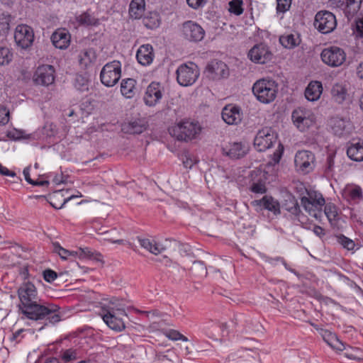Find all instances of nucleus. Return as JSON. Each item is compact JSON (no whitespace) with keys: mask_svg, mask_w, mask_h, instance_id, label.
<instances>
[{"mask_svg":"<svg viewBox=\"0 0 363 363\" xmlns=\"http://www.w3.org/2000/svg\"><path fill=\"white\" fill-rule=\"evenodd\" d=\"M52 252L57 253L62 259L66 260L69 256H74L77 253L62 247L58 242H52Z\"/></svg>","mask_w":363,"mask_h":363,"instance_id":"nucleus-41","label":"nucleus"},{"mask_svg":"<svg viewBox=\"0 0 363 363\" xmlns=\"http://www.w3.org/2000/svg\"><path fill=\"white\" fill-rule=\"evenodd\" d=\"M222 118L228 125H237L242 121V113L239 106L228 104L222 110Z\"/></svg>","mask_w":363,"mask_h":363,"instance_id":"nucleus-20","label":"nucleus"},{"mask_svg":"<svg viewBox=\"0 0 363 363\" xmlns=\"http://www.w3.org/2000/svg\"><path fill=\"white\" fill-rule=\"evenodd\" d=\"M121 77V64L118 60L106 63L100 72L101 83L108 87L113 86Z\"/></svg>","mask_w":363,"mask_h":363,"instance_id":"nucleus-7","label":"nucleus"},{"mask_svg":"<svg viewBox=\"0 0 363 363\" xmlns=\"http://www.w3.org/2000/svg\"><path fill=\"white\" fill-rule=\"evenodd\" d=\"M186 1L190 7L196 9L203 6L207 2V0H186Z\"/></svg>","mask_w":363,"mask_h":363,"instance_id":"nucleus-55","label":"nucleus"},{"mask_svg":"<svg viewBox=\"0 0 363 363\" xmlns=\"http://www.w3.org/2000/svg\"><path fill=\"white\" fill-rule=\"evenodd\" d=\"M338 240L344 248L348 250H354L355 244L352 240L345 237V235H340L338 238Z\"/></svg>","mask_w":363,"mask_h":363,"instance_id":"nucleus-48","label":"nucleus"},{"mask_svg":"<svg viewBox=\"0 0 363 363\" xmlns=\"http://www.w3.org/2000/svg\"><path fill=\"white\" fill-rule=\"evenodd\" d=\"M55 69L52 65L39 66L34 74V82L37 84L49 86L55 81Z\"/></svg>","mask_w":363,"mask_h":363,"instance_id":"nucleus-19","label":"nucleus"},{"mask_svg":"<svg viewBox=\"0 0 363 363\" xmlns=\"http://www.w3.org/2000/svg\"><path fill=\"white\" fill-rule=\"evenodd\" d=\"M350 159L356 162L363 161V143H352L347 150Z\"/></svg>","mask_w":363,"mask_h":363,"instance_id":"nucleus-32","label":"nucleus"},{"mask_svg":"<svg viewBox=\"0 0 363 363\" xmlns=\"http://www.w3.org/2000/svg\"><path fill=\"white\" fill-rule=\"evenodd\" d=\"M250 60L257 64H265L272 57V53L264 43L254 45L248 52Z\"/></svg>","mask_w":363,"mask_h":363,"instance_id":"nucleus-16","label":"nucleus"},{"mask_svg":"<svg viewBox=\"0 0 363 363\" xmlns=\"http://www.w3.org/2000/svg\"><path fill=\"white\" fill-rule=\"evenodd\" d=\"M323 91L321 82L313 81L309 83L305 90V96L307 100L314 101L318 100Z\"/></svg>","mask_w":363,"mask_h":363,"instance_id":"nucleus-28","label":"nucleus"},{"mask_svg":"<svg viewBox=\"0 0 363 363\" xmlns=\"http://www.w3.org/2000/svg\"><path fill=\"white\" fill-rule=\"evenodd\" d=\"M0 174L2 175H4V176L11 177H14L16 176V174L14 172L9 170L6 167L3 166L1 163H0Z\"/></svg>","mask_w":363,"mask_h":363,"instance_id":"nucleus-58","label":"nucleus"},{"mask_svg":"<svg viewBox=\"0 0 363 363\" xmlns=\"http://www.w3.org/2000/svg\"><path fill=\"white\" fill-rule=\"evenodd\" d=\"M162 93L161 85L158 82H152L147 87L144 101L146 105L153 106L162 99Z\"/></svg>","mask_w":363,"mask_h":363,"instance_id":"nucleus-21","label":"nucleus"},{"mask_svg":"<svg viewBox=\"0 0 363 363\" xmlns=\"http://www.w3.org/2000/svg\"><path fill=\"white\" fill-rule=\"evenodd\" d=\"M182 34L190 42H200L205 36V30L197 23L187 21L182 24Z\"/></svg>","mask_w":363,"mask_h":363,"instance_id":"nucleus-15","label":"nucleus"},{"mask_svg":"<svg viewBox=\"0 0 363 363\" xmlns=\"http://www.w3.org/2000/svg\"><path fill=\"white\" fill-rule=\"evenodd\" d=\"M16 45L22 49H27L33 45L34 32L30 26L25 24L18 25L14 32Z\"/></svg>","mask_w":363,"mask_h":363,"instance_id":"nucleus-14","label":"nucleus"},{"mask_svg":"<svg viewBox=\"0 0 363 363\" xmlns=\"http://www.w3.org/2000/svg\"><path fill=\"white\" fill-rule=\"evenodd\" d=\"M252 92L259 101L266 104H269L277 97L278 84L272 79H260L254 83Z\"/></svg>","mask_w":363,"mask_h":363,"instance_id":"nucleus-2","label":"nucleus"},{"mask_svg":"<svg viewBox=\"0 0 363 363\" xmlns=\"http://www.w3.org/2000/svg\"><path fill=\"white\" fill-rule=\"evenodd\" d=\"M75 20L79 26H96L99 23V20L91 16L88 11L77 15Z\"/></svg>","mask_w":363,"mask_h":363,"instance_id":"nucleus-34","label":"nucleus"},{"mask_svg":"<svg viewBox=\"0 0 363 363\" xmlns=\"http://www.w3.org/2000/svg\"><path fill=\"white\" fill-rule=\"evenodd\" d=\"M343 196L347 200L353 202H357L362 199L363 197L362 189L358 186L346 188L344 191Z\"/></svg>","mask_w":363,"mask_h":363,"instance_id":"nucleus-35","label":"nucleus"},{"mask_svg":"<svg viewBox=\"0 0 363 363\" xmlns=\"http://www.w3.org/2000/svg\"><path fill=\"white\" fill-rule=\"evenodd\" d=\"M277 11L284 13L289 9L291 4V0H277Z\"/></svg>","mask_w":363,"mask_h":363,"instance_id":"nucleus-52","label":"nucleus"},{"mask_svg":"<svg viewBox=\"0 0 363 363\" xmlns=\"http://www.w3.org/2000/svg\"><path fill=\"white\" fill-rule=\"evenodd\" d=\"M315 162V154L310 150H298L294 157L296 170L302 174H307L313 171Z\"/></svg>","mask_w":363,"mask_h":363,"instance_id":"nucleus-8","label":"nucleus"},{"mask_svg":"<svg viewBox=\"0 0 363 363\" xmlns=\"http://www.w3.org/2000/svg\"><path fill=\"white\" fill-rule=\"evenodd\" d=\"M96 55L94 50H84L79 55V62L81 66L87 67L96 60Z\"/></svg>","mask_w":363,"mask_h":363,"instance_id":"nucleus-39","label":"nucleus"},{"mask_svg":"<svg viewBox=\"0 0 363 363\" xmlns=\"http://www.w3.org/2000/svg\"><path fill=\"white\" fill-rule=\"evenodd\" d=\"M356 30L359 36H363V17L357 21Z\"/></svg>","mask_w":363,"mask_h":363,"instance_id":"nucleus-59","label":"nucleus"},{"mask_svg":"<svg viewBox=\"0 0 363 363\" xmlns=\"http://www.w3.org/2000/svg\"><path fill=\"white\" fill-rule=\"evenodd\" d=\"M43 177H45V178L48 179V178H52V182L56 184V185H59L60 184H62L65 182V177H64V175L61 172L60 174H55V173H52V172H50L47 174H44Z\"/></svg>","mask_w":363,"mask_h":363,"instance_id":"nucleus-49","label":"nucleus"},{"mask_svg":"<svg viewBox=\"0 0 363 363\" xmlns=\"http://www.w3.org/2000/svg\"><path fill=\"white\" fill-rule=\"evenodd\" d=\"M176 74L178 83L181 86H188L195 83L200 72L198 67L194 63L190 62L179 66Z\"/></svg>","mask_w":363,"mask_h":363,"instance_id":"nucleus-10","label":"nucleus"},{"mask_svg":"<svg viewBox=\"0 0 363 363\" xmlns=\"http://www.w3.org/2000/svg\"><path fill=\"white\" fill-rule=\"evenodd\" d=\"M324 213L330 222L335 220L337 217V212L335 205L328 203L324 206Z\"/></svg>","mask_w":363,"mask_h":363,"instance_id":"nucleus-47","label":"nucleus"},{"mask_svg":"<svg viewBox=\"0 0 363 363\" xmlns=\"http://www.w3.org/2000/svg\"><path fill=\"white\" fill-rule=\"evenodd\" d=\"M356 72L357 77L363 80V60L357 65Z\"/></svg>","mask_w":363,"mask_h":363,"instance_id":"nucleus-63","label":"nucleus"},{"mask_svg":"<svg viewBox=\"0 0 363 363\" xmlns=\"http://www.w3.org/2000/svg\"><path fill=\"white\" fill-rule=\"evenodd\" d=\"M136 81L132 78H127L122 80L121 84V91L123 96L127 99L134 96L136 91Z\"/></svg>","mask_w":363,"mask_h":363,"instance_id":"nucleus-31","label":"nucleus"},{"mask_svg":"<svg viewBox=\"0 0 363 363\" xmlns=\"http://www.w3.org/2000/svg\"><path fill=\"white\" fill-rule=\"evenodd\" d=\"M313 25L320 33H330L337 26L336 17L328 11H320L315 16Z\"/></svg>","mask_w":363,"mask_h":363,"instance_id":"nucleus-11","label":"nucleus"},{"mask_svg":"<svg viewBox=\"0 0 363 363\" xmlns=\"http://www.w3.org/2000/svg\"><path fill=\"white\" fill-rule=\"evenodd\" d=\"M166 336L169 340H182L184 342L188 341V338L186 337H185L184 335L181 334L177 330H170L169 331H168L166 334Z\"/></svg>","mask_w":363,"mask_h":363,"instance_id":"nucleus-50","label":"nucleus"},{"mask_svg":"<svg viewBox=\"0 0 363 363\" xmlns=\"http://www.w3.org/2000/svg\"><path fill=\"white\" fill-rule=\"evenodd\" d=\"M218 327L217 324L213 322H210L206 325H203L201 328L202 331H203L208 337H211L213 335V331L208 330L211 328H216Z\"/></svg>","mask_w":363,"mask_h":363,"instance_id":"nucleus-56","label":"nucleus"},{"mask_svg":"<svg viewBox=\"0 0 363 363\" xmlns=\"http://www.w3.org/2000/svg\"><path fill=\"white\" fill-rule=\"evenodd\" d=\"M120 308V309L125 308L123 307V306H122L121 303H117L116 300H115V301H111L108 306L103 307L102 308Z\"/></svg>","mask_w":363,"mask_h":363,"instance_id":"nucleus-62","label":"nucleus"},{"mask_svg":"<svg viewBox=\"0 0 363 363\" xmlns=\"http://www.w3.org/2000/svg\"><path fill=\"white\" fill-rule=\"evenodd\" d=\"M362 2V0H347L344 8L345 16L348 18L354 16L359 11Z\"/></svg>","mask_w":363,"mask_h":363,"instance_id":"nucleus-40","label":"nucleus"},{"mask_svg":"<svg viewBox=\"0 0 363 363\" xmlns=\"http://www.w3.org/2000/svg\"><path fill=\"white\" fill-rule=\"evenodd\" d=\"M145 0H132L129 6V15L132 18H140L145 12Z\"/></svg>","mask_w":363,"mask_h":363,"instance_id":"nucleus-30","label":"nucleus"},{"mask_svg":"<svg viewBox=\"0 0 363 363\" xmlns=\"http://www.w3.org/2000/svg\"><path fill=\"white\" fill-rule=\"evenodd\" d=\"M311 325L319 332L324 341L331 347L340 351L345 349L344 344L339 340L335 333L327 329L319 328L318 325L315 324H311Z\"/></svg>","mask_w":363,"mask_h":363,"instance_id":"nucleus-22","label":"nucleus"},{"mask_svg":"<svg viewBox=\"0 0 363 363\" xmlns=\"http://www.w3.org/2000/svg\"><path fill=\"white\" fill-rule=\"evenodd\" d=\"M57 277V273L52 269H46L43 272V278L47 282L51 283L54 281Z\"/></svg>","mask_w":363,"mask_h":363,"instance_id":"nucleus-53","label":"nucleus"},{"mask_svg":"<svg viewBox=\"0 0 363 363\" xmlns=\"http://www.w3.org/2000/svg\"><path fill=\"white\" fill-rule=\"evenodd\" d=\"M45 363H62L60 357H49L45 359Z\"/></svg>","mask_w":363,"mask_h":363,"instance_id":"nucleus-64","label":"nucleus"},{"mask_svg":"<svg viewBox=\"0 0 363 363\" xmlns=\"http://www.w3.org/2000/svg\"><path fill=\"white\" fill-rule=\"evenodd\" d=\"M136 57L143 65H149L154 58L153 48L150 44L141 45L137 51Z\"/></svg>","mask_w":363,"mask_h":363,"instance_id":"nucleus-27","label":"nucleus"},{"mask_svg":"<svg viewBox=\"0 0 363 363\" xmlns=\"http://www.w3.org/2000/svg\"><path fill=\"white\" fill-rule=\"evenodd\" d=\"M277 140V134L272 128L265 127L259 130L255 139L254 145L259 152H264L270 148Z\"/></svg>","mask_w":363,"mask_h":363,"instance_id":"nucleus-13","label":"nucleus"},{"mask_svg":"<svg viewBox=\"0 0 363 363\" xmlns=\"http://www.w3.org/2000/svg\"><path fill=\"white\" fill-rule=\"evenodd\" d=\"M229 11L237 16L242 13V1L241 0H231L229 2Z\"/></svg>","mask_w":363,"mask_h":363,"instance_id":"nucleus-46","label":"nucleus"},{"mask_svg":"<svg viewBox=\"0 0 363 363\" xmlns=\"http://www.w3.org/2000/svg\"><path fill=\"white\" fill-rule=\"evenodd\" d=\"M313 231L319 238H322L325 235V230L319 225H314Z\"/></svg>","mask_w":363,"mask_h":363,"instance_id":"nucleus-60","label":"nucleus"},{"mask_svg":"<svg viewBox=\"0 0 363 363\" xmlns=\"http://www.w3.org/2000/svg\"><path fill=\"white\" fill-rule=\"evenodd\" d=\"M179 250L182 255L189 256L191 254V247L187 244H181Z\"/></svg>","mask_w":363,"mask_h":363,"instance_id":"nucleus-57","label":"nucleus"},{"mask_svg":"<svg viewBox=\"0 0 363 363\" xmlns=\"http://www.w3.org/2000/svg\"><path fill=\"white\" fill-rule=\"evenodd\" d=\"M352 125L349 120L335 118L331 120V128L335 135L342 137L349 135Z\"/></svg>","mask_w":363,"mask_h":363,"instance_id":"nucleus-24","label":"nucleus"},{"mask_svg":"<svg viewBox=\"0 0 363 363\" xmlns=\"http://www.w3.org/2000/svg\"><path fill=\"white\" fill-rule=\"evenodd\" d=\"M333 99L338 104H342L347 96V89L342 83L335 84L331 89Z\"/></svg>","mask_w":363,"mask_h":363,"instance_id":"nucleus-33","label":"nucleus"},{"mask_svg":"<svg viewBox=\"0 0 363 363\" xmlns=\"http://www.w3.org/2000/svg\"><path fill=\"white\" fill-rule=\"evenodd\" d=\"M9 121V111L4 107L0 108V125H6Z\"/></svg>","mask_w":363,"mask_h":363,"instance_id":"nucleus-54","label":"nucleus"},{"mask_svg":"<svg viewBox=\"0 0 363 363\" xmlns=\"http://www.w3.org/2000/svg\"><path fill=\"white\" fill-rule=\"evenodd\" d=\"M70 34L65 28L56 30L51 36L53 45L60 50L66 49L70 43Z\"/></svg>","mask_w":363,"mask_h":363,"instance_id":"nucleus-23","label":"nucleus"},{"mask_svg":"<svg viewBox=\"0 0 363 363\" xmlns=\"http://www.w3.org/2000/svg\"><path fill=\"white\" fill-rule=\"evenodd\" d=\"M335 155L330 154L326 159V162L324 165V173L328 177H331L333 175L334 169H335Z\"/></svg>","mask_w":363,"mask_h":363,"instance_id":"nucleus-45","label":"nucleus"},{"mask_svg":"<svg viewBox=\"0 0 363 363\" xmlns=\"http://www.w3.org/2000/svg\"><path fill=\"white\" fill-rule=\"evenodd\" d=\"M250 190L255 194H263L267 191L265 182L263 180H258L257 182H253L250 186Z\"/></svg>","mask_w":363,"mask_h":363,"instance_id":"nucleus-44","label":"nucleus"},{"mask_svg":"<svg viewBox=\"0 0 363 363\" xmlns=\"http://www.w3.org/2000/svg\"><path fill=\"white\" fill-rule=\"evenodd\" d=\"M60 357L62 363H72L79 358V350L74 348L62 349Z\"/></svg>","mask_w":363,"mask_h":363,"instance_id":"nucleus-38","label":"nucleus"},{"mask_svg":"<svg viewBox=\"0 0 363 363\" xmlns=\"http://www.w3.org/2000/svg\"><path fill=\"white\" fill-rule=\"evenodd\" d=\"M147 128V124L144 119L138 118L124 123L122 125V130L127 134H140Z\"/></svg>","mask_w":363,"mask_h":363,"instance_id":"nucleus-26","label":"nucleus"},{"mask_svg":"<svg viewBox=\"0 0 363 363\" xmlns=\"http://www.w3.org/2000/svg\"><path fill=\"white\" fill-rule=\"evenodd\" d=\"M205 73L209 79L218 80L229 75V69L225 63L220 60H212L206 66Z\"/></svg>","mask_w":363,"mask_h":363,"instance_id":"nucleus-18","label":"nucleus"},{"mask_svg":"<svg viewBox=\"0 0 363 363\" xmlns=\"http://www.w3.org/2000/svg\"><path fill=\"white\" fill-rule=\"evenodd\" d=\"M307 196L301 198V203L308 214L315 219L322 216V210L325 204V199L321 193L315 191H307Z\"/></svg>","mask_w":363,"mask_h":363,"instance_id":"nucleus-3","label":"nucleus"},{"mask_svg":"<svg viewBox=\"0 0 363 363\" xmlns=\"http://www.w3.org/2000/svg\"><path fill=\"white\" fill-rule=\"evenodd\" d=\"M137 238L142 247L154 255L160 254L165 250V247H163L162 245L157 243L154 240L140 237H138Z\"/></svg>","mask_w":363,"mask_h":363,"instance_id":"nucleus-29","label":"nucleus"},{"mask_svg":"<svg viewBox=\"0 0 363 363\" xmlns=\"http://www.w3.org/2000/svg\"><path fill=\"white\" fill-rule=\"evenodd\" d=\"M74 85L80 91H87L89 89V80L82 74H77L74 78Z\"/></svg>","mask_w":363,"mask_h":363,"instance_id":"nucleus-43","label":"nucleus"},{"mask_svg":"<svg viewBox=\"0 0 363 363\" xmlns=\"http://www.w3.org/2000/svg\"><path fill=\"white\" fill-rule=\"evenodd\" d=\"M282 208L289 213V217L295 225H300L305 228L307 217L302 213L297 199L292 195H288L282 203Z\"/></svg>","mask_w":363,"mask_h":363,"instance_id":"nucleus-6","label":"nucleus"},{"mask_svg":"<svg viewBox=\"0 0 363 363\" xmlns=\"http://www.w3.org/2000/svg\"><path fill=\"white\" fill-rule=\"evenodd\" d=\"M265 262H268L269 264H270L272 265H275L277 263L280 262L284 266V267L287 270H291V269L288 267V264H287L286 262L285 261L284 258L282 257H279V256L275 257H267L265 259Z\"/></svg>","mask_w":363,"mask_h":363,"instance_id":"nucleus-51","label":"nucleus"},{"mask_svg":"<svg viewBox=\"0 0 363 363\" xmlns=\"http://www.w3.org/2000/svg\"><path fill=\"white\" fill-rule=\"evenodd\" d=\"M23 176L25 177V179L27 182H28L29 184H34V180H33L31 178H30V167H26L23 171Z\"/></svg>","mask_w":363,"mask_h":363,"instance_id":"nucleus-61","label":"nucleus"},{"mask_svg":"<svg viewBox=\"0 0 363 363\" xmlns=\"http://www.w3.org/2000/svg\"><path fill=\"white\" fill-rule=\"evenodd\" d=\"M101 315L103 320L111 330L121 332L125 329L123 317L127 316L125 308H102Z\"/></svg>","mask_w":363,"mask_h":363,"instance_id":"nucleus-5","label":"nucleus"},{"mask_svg":"<svg viewBox=\"0 0 363 363\" xmlns=\"http://www.w3.org/2000/svg\"><path fill=\"white\" fill-rule=\"evenodd\" d=\"M144 26L149 29H155L160 24V16L158 12H149L143 19Z\"/></svg>","mask_w":363,"mask_h":363,"instance_id":"nucleus-36","label":"nucleus"},{"mask_svg":"<svg viewBox=\"0 0 363 363\" xmlns=\"http://www.w3.org/2000/svg\"><path fill=\"white\" fill-rule=\"evenodd\" d=\"M251 205L255 208L257 212L267 210L272 212L275 216L281 213L279 202L272 196L266 195L261 199L254 200L251 202Z\"/></svg>","mask_w":363,"mask_h":363,"instance_id":"nucleus-17","label":"nucleus"},{"mask_svg":"<svg viewBox=\"0 0 363 363\" xmlns=\"http://www.w3.org/2000/svg\"><path fill=\"white\" fill-rule=\"evenodd\" d=\"M13 60V52L7 47H0V66L8 65Z\"/></svg>","mask_w":363,"mask_h":363,"instance_id":"nucleus-42","label":"nucleus"},{"mask_svg":"<svg viewBox=\"0 0 363 363\" xmlns=\"http://www.w3.org/2000/svg\"><path fill=\"white\" fill-rule=\"evenodd\" d=\"M169 133L180 141H189L196 138L201 131L197 123L189 120L181 121L169 129Z\"/></svg>","mask_w":363,"mask_h":363,"instance_id":"nucleus-4","label":"nucleus"},{"mask_svg":"<svg viewBox=\"0 0 363 363\" xmlns=\"http://www.w3.org/2000/svg\"><path fill=\"white\" fill-rule=\"evenodd\" d=\"M320 57L325 65L331 67H337L345 62L347 55L342 48L337 46H330L322 50Z\"/></svg>","mask_w":363,"mask_h":363,"instance_id":"nucleus-9","label":"nucleus"},{"mask_svg":"<svg viewBox=\"0 0 363 363\" xmlns=\"http://www.w3.org/2000/svg\"><path fill=\"white\" fill-rule=\"evenodd\" d=\"M292 121L294 125L301 132H305L314 127L316 118L311 111L296 109L292 112Z\"/></svg>","mask_w":363,"mask_h":363,"instance_id":"nucleus-12","label":"nucleus"},{"mask_svg":"<svg viewBox=\"0 0 363 363\" xmlns=\"http://www.w3.org/2000/svg\"><path fill=\"white\" fill-rule=\"evenodd\" d=\"M248 151L247 147L242 143H233L228 147L223 148V154L231 159H240L243 157Z\"/></svg>","mask_w":363,"mask_h":363,"instance_id":"nucleus-25","label":"nucleus"},{"mask_svg":"<svg viewBox=\"0 0 363 363\" xmlns=\"http://www.w3.org/2000/svg\"><path fill=\"white\" fill-rule=\"evenodd\" d=\"M279 42L284 48L292 49L300 44L301 39L298 35L288 34L280 36Z\"/></svg>","mask_w":363,"mask_h":363,"instance_id":"nucleus-37","label":"nucleus"},{"mask_svg":"<svg viewBox=\"0 0 363 363\" xmlns=\"http://www.w3.org/2000/svg\"><path fill=\"white\" fill-rule=\"evenodd\" d=\"M22 313L33 320H48L54 324L61 320L60 306L52 303H38L35 286L30 281L23 282L18 289Z\"/></svg>","mask_w":363,"mask_h":363,"instance_id":"nucleus-1","label":"nucleus"}]
</instances>
